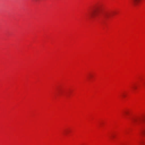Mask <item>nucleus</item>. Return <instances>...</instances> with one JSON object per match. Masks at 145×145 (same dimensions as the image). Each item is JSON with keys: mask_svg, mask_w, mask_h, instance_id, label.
Instances as JSON below:
<instances>
[{"mask_svg": "<svg viewBox=\"0 0 145 145\" xmlns=\"http://www.w3.org/2000/svg\"><path fill=\"white\" fill-rule=\"evenodd\" d=\"M103 9L101 7L96 8L91 11L90 13L91 18H94L99 16L101 13L103 14V16L105 19L108 18L109 16V13L108 12H103Z\"/></svg>", "mask_w": 145, "mask_h": 145, "instance_id": "obj_1", "label": "nucleus"}, {"mask_svg": "<svg viewBox=\"0 0 145 145\" xmlns=\"http://www.w3.org/2000/svg\"><path fill=\"white\" fill-rule=\"evenodd\" d=\"M142 0H131V3L134 6L137 5Z\"/></svg>", "mask_w": 145, "mask_h": 145, "instance_id": "obj_2", "label": "nucleus"}, {"mask_svg": "<svg viewBox=\"0 0 145 145\" xmlns=\"http://www.w3.org/2000/svg\"><path fill=\"white\" fill-rule=\"evenodd\" d=\"M140 120H141L140 119L134 118L132 119V121L133 122L135 123L136 122H138Z\"/></svg>", "mask_w": 145, "mask_h": 145, "instance_id": "obj_3", "label": "nucleus"}, {"mask_svg": "<svg viewBox=\"0 0 145 145\" xmlns=\"http://www.w3.org/2000/svg\"><path fill=\"white\" fill-rule=\"evenodd\" d=\"M141 133L143 135H145V130L142 131Z\"/></svg>", "mask_w": 145, "mask_h": 145, "instance_id": "obj_4", "label": "nucleus"}, {"mask_svg": "<svg viewBox=\"0 0 145 145\" xmlns=\"http://www.w3.org/2000/svg\"><path fill=\"white\" fill-rule=\"evenodd\" d=\"M124 113L125 114H128V112H127V111H125V112H124Z\"/></svg>", "mask_w": 145, "mask_h": 145, "instance_id": "obj_5", "label": "nucleus"}, {"mask_svg": "<svg viewBox=\"0 0 145 145\" xmlns=\"http://www.w3.org/2000/svg\"><path fill=\"white\" fill-rule=\"evenodd\" d=\"M133 88H134V89H136V87H134Z\"/></svg>", "mask_w": 145, "mask_h": 145, "instance_id": "obj_6", "label": "nucleus"}, {"mask_svg": "<svg viewBox=\"0 0 145 145\" xmlns=\"http://www.w3.org/2000/svg\"><path fill=\"white\" fill-rule=\"evenodd\" d=\"M123 97H125V95H123Z\"/></svg>", "mask_w": 145, "mask_h": 145, "instance_id": "obj_7", "label": "nucleus"}, {"mask_svg": "<svg viewBox=\"0 0 145 145\" xmlns=\"http://www.w3.org/2000/svg\"><path fill=\"white\" fill-rule=\"evenodd\" d=\"M143 120V119L142 120V121Z\"/></svg>", "mask_w": 145, "mask_h": 145, "instance_id": "obj_8", "label": "nucleus"}, {"mask_svg": "<svg viewBox=\"0 0 145 145\" xmlns=\"http://www.w3.org/2000/svg\"><path fill=\"white\" fill-rule=\"evenodd\" d=\"M143 120V119L142 120V121Z\"/></svg>", "mask_w": 145, "mask_h": 145, "instance_id": "obj_9", "label": "nucleus"}]
</instances>
